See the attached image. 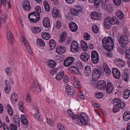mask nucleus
Masks as SVG:
<instances>
[{"label":"nucleus","mask_w":130,"mask_h":130,"mask_svg":"<svg viewBox=\"0 0 130 130\" xmlns=\"http://www.w3.org/2000/svg\"><path fill=\"white\" fill-rule=\"evenodd\" d=\"M70 11L71 14L74 16H77L79 14L78 11H77L75 8L73 7L70 9Z\"/></svg>","instance_id":"nucleus-41"},{"label":"nucleus","mask_w":130,"mask_h":130,"mask_svg":"<svg viewBox=\"0 0 130 130\" xmlns=\"http://www.w3.org/2000/svg\"><path fill=\"white\" fill-rule=\"evenodd\" d=\"M49 44L51 49L54 48L56 45V43L54 40L52 39L49 41Z\"/></svg>","instance_id":"nucleus-38"},{"label":"nucleus","mask_w":130,"mask_h":130,"mask_svg":"<svg viewBox=\"0 0 130 130\" xmlns=\"http://www.w3.org/2000/svg\"><path fill=\"white\" fill-rule=\"evenodd\" d=\"M91 73V69L90 66H87L85 68L84 74L85 76H89Z\"/></svg>","instance_id":"nucleus-21"},{"label":"nucleus","mask_w":130,"mask_h":130,"mask_svg":"<svg viewBox=\"0 0 130 130\" xmlns=\"http://www.w3.org/2000/svg\"><path fill=\"white\" fill-rule=\"evenodd\" d=\"M75 9L78 11V12H82V9L81 7L80 6H77Z\"/></svg>","instance_id":"nucleus-60"},{"label":"nucleus","mask_w":130,"mask_h":130,"mask_svg":"<svg viewBox=\"0 0 130 130\" xmlns=\"http://www.w3.org/2000/svg\"><path fill=\"white\" fill-rule=\"evenodd\" d=\"M70 117L76 123L79 124L80 122L84 125H86L88 124L87 116L85 113L82 112L79 116L73 114Z\"/></svg>","instance_id":"nucleus-2"},{"label":"nucleus","mask_w":130,"mask_h":130,"mask_svg":"<svg viewBox=\"0 0 130 130\" xmlns=\"http://www.w3.org/2000/svg\"><path fill=\"white\" fill-rule=\"evenodd\" d=\"M114 61L115 64L120 67H123L125 64V62L124 61L118 58L115 59Z\"/></svg>","instance_id":"nucleus-10"},{"label":"nucleus","mask_w":130,"mask_h":130,"mask_svg":"<svg viewBox=\"0 0 130 130\" xmlns=\"http://www.w3.org/2000/svg\"><path fill=\"white\" fill-rule=\"evenodd\" d=\"M63 81L65 83H67L69 81V78L67 76L65 75L64 76L63 78Z\"/></svg>","instance_id":"nucleus-55"},{"label":"nucleus","mask_w":130,"mask_h":130,"mask_svg":"<svg viewBox=\"0 0 130 130\" xmlns=\"http://www.w3.org/2000/svg\"><path fill=\"white\" fill-rule=\"evenodd\" d=\"M7 106L8 108V113L10 115L12 116L13 115V112L11 107L9 105H8Z\"/></svg>","instance_id":"nucleus-48"},{"label":"nucleus","mask_w":130,"mask_h":130,"mask_svg":"<svg viewBox=\"0 0 130 130\" xmlns=\"http://www.w3.org/2000/svg\"><path fill=\"white\" fill-rule=\"evenodd\" d=\"M120 110L119 105H115L112 111L113 112L116 113L118 111Z\"/></svg>","instance_id":"nucleus-52"},{"label":"nucleus","mask_w":130,"mask_h":130,"mask_svg":"<svg viewBox=\"0 0 130 130\" xmlns=\"http://www.w3.org/2000/svg\"><path fill=\"white\" fill-rule=\"evenodd\" d=\"M106 85L105 81L101 80L98 81L97 83L96 87L98 89L103 90L106 88Z\"/></svg>","instance_id":"nucleus-7"},{"label":"nucleus","mask_w":130,"mask_h":130,"mask_svg":"<svg viewBox=\"0 0 130 130\" xmlns=\"http://www.w3.org/2000/svg\"><path fill=\"white\" fill-rule=\"evenodd\" d=\"M91 60L94 64L97 63L99 61V55L97 52L95 51H93L91 53Z\"/></svg>","instance_id":"nucleus-6"},{"label":"nucleus","mask_w":130,"mask_h":130,"mask_svg":"<svg viewBox=\"0 0 130 130\" xmlns=\"http://www.w3.org/2000/svg\"><path fill=\"white\" fill-rule=\"evenodd\" d=\"M122 79L124 81L127 82L128 80L129 76L128 74L125 72H124L122 75Z\"/></svg>","instance_id":"nucleus-39"},{"label":"nucleus","mask_w":130,"mask_h":130,"mask_svg":"<svg viewBox=\"0 0 130 130\" xmlns=\"http://www.w3.org/2000/svg\"><path fill=\"white\" fill-rule=\"evenodd\" d=\"M35 11L36 14H39V13L41 11V7L40 6H36L35 7Z\"/></svg>","instance_id":"nucleus-54"},{"label":"nucleus","mask_w":130,"mask_h":130,"mask_svg":"<svg viewBox=\"0 0 130 130\" xmlns=\"http://www.w3.org/2000/svg\"><path fill=\"white\" fill-rule=\"evenodd\" d=\"M32 33L34 34H36L39 32L41 30L39 28L33 27L32 28Z\"/></svg>","instance_id":"nucleus-47"},{"label":"nucleus","mask_w":130,"mask_h":130,"mask_svg":"<svg viewBox=\"0 0 130 130\" xmlns=\"http://www.w3.org/2000/svg\"><path fill=\"white\" fill-rule=\"evenodd\" d=\"M66 50V48L63 46H58L56 48V52L57 53L62 54L65 52Z\"/></svg>","instance_id":"nucleus-19"},{"label":"nucleus","mask_w":130,"mask_h":130,"mask_svg":"<svg viewBox=\"0 0 130 130\" xmlns=\"http://www.w3.org/2000/svg\"><path fill=\"white\" fill-rule=\"evenodd\" d=\"M41 35L42 38L43 39L48 40L50 39V34L45 32H42Z\"/></svg>","instance_id":"nucleus-33"},{"label":"nucleus","mask_w":130,"mask_h":130,"mask_svg":"<svg viewBox=\"0 0 130 130\" xmlns=\"http://www.w3.org/2000/svg\"><path fill=\"white\" fill-rule=\"evenodd\" d=\"M33 86L32 87L33 88L35 89L34 90L35 91L38 92L40 91L41 90L38 84L36 82L35 83H33L32 84Z\"/></svg>","instance_id":"nucleus-37"},{"label":"nucleus","mask_w":130,"mask_h":130,"mask_svg":"<svg viewBox=\"0 0 130 130\" xmlns=\"http://www.w3.org/2000/svg\"><path fill=\"white\" fill-rule=\"evenodd\" d=\"M92 30L93 32L95 33H97L99 31V28L97 26L95 25L92 26Z\"/></svg>","instance_id":"nucleus-49"},{"label":"nucleus","mask_w":130,"mask_h":130,"mask_svg":"<svg viewBox=\"0 0 130 130\" xmlns=\"http://www.w3.org/2000/svg\"><path fill=\"white\" fill-rule=\"evenodd\" d=\"M103 94L102 92L98 93L95 94V97L98 99L102 98L103 97Z\"/></svg>","instance_id":"nucleus-50"},{"label":"nucleus","mask_w":130,"mask_h":130,"mask_svg":"<svg viewBox=\"0 0 130 130\" xmlns=\"http://www.w3.org/2000/svg\"><path fill=\"white\" fill-rule=\"evenodd\" d=\"M18 98V95L15 93H13L11 94L10 97L11 102L14 104L15 102H17Z\"/></svg>","instance_id":"nucleus-30"},{"label":"nucleus","mask_w":130,"mask_h":130,"mask_svg":"<svg viewBox=\"0 0 130 130\" xmlns=\"http://www.w3.org/2000/svg\"><path fill=\"white\" fill-rule=\"evenodd\" d=\"M37 42L38 44L41 46L43 47L45 45L44 42L41 39H38L37 41Z\"/></svg>","instance_id":"nucleus-42"},{"label":"nucleus","mask_w":130,"mask_h":130,"mask_svg":"<svg viewBox=\"0 0 130 130\" xmlns=\"http://www.w3.org/2000/svg\"><path fill=\"white\" fill-rule=\"evenodd\" d=\"M129 41L128 37L125 35L120 37L119 41V43L122 47H125Z\"/></svg>","instance_id":"nucleus-5"},{"label":"nucleus","mask_w":130,"mask_h":130,"mask_svg":"<svg viewBox=\"0 0 130 130\" xmlns=\"http://www.w3.org/2000/svg\"><path fill=\"white\" fill-rule=\"evenodd\" d=\"M112 73L113 76L116 79L119 78L120 76L119 71L116 68H113L112 69Z\"/></svg>","instance_id":"nucleus-18"},{"label":"nucleus","mask_w":130,"mask_h":130,"mask_svg":"<svg viewBox=\"0 0 130 130\" xmlns=\"http://www.w3.org/2000/svg\"><path fill=\"white\" fill-rule=\"evenodd\" d=\"M113 2L116 6H119L120 5L121 2V0H113Z\"/></svg>","instance_id":"nucleus-57"},{"label":"nucleus","mask_w":130,"mask_h":130,"mask_svg":"<svg viewBox=\"0 0 130 130\" xmlns=\"http://www.w3.org/2000/svg\"><path fill=\"white\" fill-rule=\"evenodd\" d=\"M122 101L119 98L115 99L113 100V104L115 105H119Z\"/></svg>","instance_id":"nucleus-44"},{"label":"nucleus","mask_w":130,"mask_h":130,"mask_svg":"<svg viewBox=\"0 0 130 130\" xmlns=\"http://www.w3.org/2000/svg\"><path fill=\"white\" fill-rule=\"evenodd\" d=\"M109 17L111 25H114L119 24V21L114 16L112 18H111L110 17Z\"/></svg>","instance_id":"nucleus-27"},{"label":"nucleus","mask_w":130,"mask_h":130,"mask_svg":"<svg viewBox=\"0 0 130 130\" xmlns=\"http://www.w3.org/2000/svg\"><path fill=\"white\" fill-rule=\"evenodd\" d=\"M6 72L9 76H10L11 74V69L8 68L6 70Z\"/></svg>","instance_id":"nucleus-64"},{"label":"nucleus","mask_w":130,"mask_h":130,"mask_svg":"<svg viewBox=\"0 0 130 130\" xmlns=\"http://www.w3.org/2000/svg\"><path fill=\"white\" fill-rule=\"evenodd\" d=\"M26 100L27 102L29 103L31 101V98L29 94H27L26 96Z\"/></svg>","instance_id":"nucleus-63"},{"label":"nucleus","mask_w":130,"mask_h":130,"mask_svg":"<svg viewBox=\"0 0 130 130\" xmlns=\"http://www.w3.org/2000/svg\"><path fill=\"white\" fill-rule=\"evenodd\" d=\"M61 26V23L60 21H57L56 23V28L58 29H59L60 28Z\"/></svg>","instance_id":"nucleus-62"},{"label":"nucleus","mask_w":130,"mask_h":130,"mask_svg":"<svg viewBox=\"0 0 130 130\" xmlns=\"http://www.w3.org/2000/svg\"><path fill=\"white\" fill-rule=\"evenodd\" d=\"M105 89L106 92L107 94H110L112 92L113 87L111 82H107Z\"/></svg>","instance_id":"nucleus-13"},{"label":"nucleus","mask_w":130,"mask_h":130,"mask_svg":"<svg viewBox=\"0 0 130 130\" xmlns=\"http://www.w3.org/2000/svg\"><path fill=\"white\" fill-rule=\"evenodd\" d=\"M69 71L73 75H77L79 72L78 69L74 66H71L69 68Z\"/></svg>","instance_id":"nucleus-14"},{"label":"nucleus","mask_w":130,"mask_h":130,"mask_svg":"<svg viewBox=\"0 0 130 130\" xmlns=\"http://www.w3.org/2000/svg\"><path fill=\"white\" fill-rule=\"evenodd\" d=\"M13 118L14 123L17 125L20 126V119L19 117L17 115H15L14 116Z\"/></svg>","instance_id":"nucleus-36"},{"label":"nucleus","mask_w":130,"mask_h":130,"mask_svg":"<svg viewBox=\"0 0 130 130\" xmlns=\"http://www.w3.org/2000/svg\"><path fill=\"white\" fill-rule=\"evenodd\" d=\"M9 128L11 130H17V126L13 124L10 125Z\"/></svg>","instance_id":"nucleus-59"},{"label":"nucleus","mask_w":130,"mask_h":130,"mask_svg":"<svg viewBox=\"0 0 130 130\" xmlns=\"http://www.w3.org/2000/svg\"><path fill=\"white\" fill-rule=\"evenodd\" d=\"M116 14L117 17L120 19H122L123 18L124 15L123 13L121 10H118L116 12Z\"/></svg>","instance_id":"nucleus-34"},{"label":"nucleus","mask_w":130,"mask_h":130,"mask_svg":"<svg viewBox=\"0 0 130 130\" xmlns=\"http://www.w3.org/2000/svg\"><path fill=\"white\" fill-rule=\"evenodd\" d=\"M34 117L36 119H38L40 121H43L42 116L39 112V110L38 109L36 110Z\"/></svg>","instance_id":"nucleus-28"},{"label":"nucleus","mask_w":130,"mask_h":130,"mask_svg":"<svg viewBox=\"0 0 130 130\" xmlns=\"http://www.w3.org/2000/svg\"><path fill=\"white\" fill-rule=\"evenodd\" d=\"M21 123L24 125H28V121L26 119V117L25 116L23 115H22L20 118Z\"/></svg>","instance_id":"nucleus-29"},{"label":"nucleus","mask_w":130,"mask_h":130,"mask_svg":"<svg viewBox=\"0 0 130 130\" xmlns=\"http://www.w3.org/2000/svg\"><path fill=\"white\" fill-rule=\"evenodd\" d=\"M69 27L71 30L73 32L75 31L78 29L77 24L73 22H71L70 23Z\"/></svg>","instance_id":"nucleus-20"},{"label":"nucleus","mask_w":130,"mask_h":130,"mask_svg":"<svg viewBox=\"0 0 130 130\" xmlns=\"http://www.w3.org/2000/svg\"><path fill=\"white\" fill-rule=\"evenodd\" d=\"M63 73H59L56 75V78L58 80H60L63 77Z\"/></svg>","instance_id":"nucleus-51"},{"label":"nucleus","mask_w":130,"mask_h":130,"mask_svg":"<svg viewBox=\"0 0 130 130\" xmlns=\"http://www.w3.org/2000/svg\"><path fill=\"white\" fill-rule=\"evenodd\" d=\"M66 90L68 95L70 96H72L75 92L73 88L70 85H68L66 86Z\"/></svg>","instance_id":"nucleus-12"},{"label":"nucleus","mask_w":130,"mask_h":130,"mask_svg":"<svg viewBox=\"0 0 130 130\" xmlns=\"http://www.w3.org/2000/svg\"><path fill=\"white\" fill-rule=\"evenodd\" d=\"M6 1L5 0V2H4V0H0V8H1L2 6V4H3V6L5 7L6 6V2H7L10 1V0H6Z\"/></svg>","instance_id":"nucleus-53"},{"label":"nucleus","mask_w":130,"mask_h":130,"mask_svg":"<svg viewBox=\"0 0 130 130\" xmlns=\"http://www.w3.org/2000/svg\"><path fill=\"white\" fill-rule=\"evenodd\" d=\"M90 35L88 33H85L84 36V38L85 40H88L90 38Z\"/></svg>","instance_id":"nucleus-56"},{"label":"nucleus","mask_w":130,"mask_h":130,"mask_svg":"<svg viewBox=\"0 0 130 130\" xmlns=\"http://www.w3.org/2000/svg\"><path fill=\"white\" fill-rule=\"evenodd\" d=\"M130 94V91L129 89H126L124 91L123 97L124 99H127L128 98Z\"/></svg>","instance_id":"nucleus-35"},{"label":"nucleus","mask_w":130,"mask_h":130,"mask_svg":"<svg viewBox=\"0 0 130 130\" xmlns=\"http://www.w3.org/2000/svg\"><path fill=\"white\" fill-rule=\"evenodd\" d=\"M80 57L81 59L84 62H87L89 59L90 55L87 53L84 52L81 54Z\"/></svg>","instance_id":"nucleus-17"},{"label":"nucleus","mask_w":130,"mask_h":130,"mask_svg":"<svg viewBox=\"0 0 130 130\" xmlns=\"http://www.w3.org/2000/svg\"><path fill=\"white\" fill-rule=\"evenodd\" d=\"M75 60L74 58L72 57L67 58L63 62V65L66 67H68Z\"/></svg>","instance_id":"nucleus-9"},{"label":"nucleus","mask_w":130,"mask_h":130,"mask_svg":"<svg viewBox=\"0 0 130 130\" xmlns=\"http://www.w3.org/2000/svg\"><path fill=\"white\" fill-rule=\"evenodd\" d=\"M43 5L45 10L47 12L49 11L50 10V8L47 1H45L44 2Z\"/></svg>","instance_id":"nucleus-40"},{"label":"nucleus","mask_w":130,"mask_h":130,"mask_svg":"<svg viewBox=\"0 0 130 130\" xmlns=\"http://www.w3.org/2000/svg\"><path fill=\"white\" fill-rule=\"evenodd\" d=\"M123 119L125 121H127L130 119V112L126 111L123 114Z\"/></svg>","instance_id":"nucleus-25"},{"label":"nucleus","mask_w":130,"mask_h":130,"mask_svg":"<svg viewBox=\"0 0 130 130\" xmlns=\"http://www.w3.org/2000/svg\"><path fill=\"white\" fill-rule=\"evenodd\" d=\"M7 18L6 14L2 11H0V27L1 26L2 21H5Z\"/></svg>","instance_id":"nucleus-22"},{"label":"nucleus","mask_w":130,"mask_h":130,"mask_svg":"<svg viewBox=\"0 0 130 130\" xmlns=\"http://www.w3.org/2000/svg\"><path fill=\"white\" fill-rule=\"evenodd\" d=\"M52 15L54 17L58 18L60 17V15L58 10L53 8V10Z\"/></svg>","instance_id":"nucleus-32"},{"label":"nucleus","mask_w":130,"mask_h":130,"mask_svg":"<svg viewBox=\"0 0 130 130\" xmlns=\"http://www.w3.org/2000/svg\"><path fill=\"white\" fill-rule=\"evenodd\" d=\"M28 16L29 21L33 23L38 22L40 19V15L36 14L35 12H32L29 13Z\"/></svg>","instance_id":"nucleus-4"},{"label":"nucleus","mask_w":130,"mask_h":130,"mask_svg":"<svg viewBox=\"0 0 130 130\" xmlns=\"http://www.w3.org/2000/svg\"><path fill=\"white\" fill-rule=\"evenodd\" d=\"M78 94L81 99H85V96L84 93L83 92H78Z\"/></svg>","instance_id":"nucleus-58"},{"label":"nucleus","mask_w":130,"mask_h":130,"mask_svg":"<svg viewBox=\"0 0 130 130\" xmlns=\"http://www.w3.org/2000/svg\"><path fill=\"white\" fill-rule=\"evenodd\" d=\"M7 37L9 41L12 42L14 40V38L13 37V34L10 31L8 32L7 34Z\"/></svg>","instance_id":"nucleus-31"},{"label":"nucleus","mask_w":130,"mask_h":130,"mask_svg":"<svg viewBox=\"0 0 130 130\" xmlns=\"http://www.w3.org/2000/svg\"><path fill=\"white\" fill-rule=\"evenodd\" d=\"M103 71L100 68H95L93 70L92 80L93 82L97 81L103 74Z\"/></svg>","instance_id":"nucleus-3"},{"label":"nucleus","mask_w":130,"mask_h":130,"mask_svg":"<svg viewBox=\"0 0 130 130\" xmlns=\"http://www.w3.org/2000/svg\"><path fill=\"white\" fill-rule=\"evenodd\" d=\"M23 103L21 101H20L18 103V107L19 110L22 112H23L24 111L23 107Z\"/></svg>","instance_id":"nucleus-43"},{"label":"nucleus","mask_w":130,"mask_h":130,"mask_svg":"<svg viewBox=\"0 0 130 130\" xmlns=\"http://www.w3.org/2000/svg\"><path fill=\"white\" fill-rule=\"evenodd\" d=\"M79 44L76 41H74L72 42L71 44L70 51L72 52L76 53L78 52Z\"/></svg>","instance_id":"nucleus-8"},{"label":"nucleus","mask_w":130,"mask_h":130,"mask_svg":"<svg viewBox=\"0 0 130 130\" xmlns=\"http://www.w3.org/2000/svg\"><path fill=\"white\" fill-rule=\"evenodd\" d=\"M91 17L93 20H100L102 18V16L99 13L96 12H92L91 14Z\"/></svg>","instance_id":"nucleus-11"},{"label":"nucleus","mask_w":130,"mask_h":130,"mask_svg":"<svg viewBox=\"0 0 130 130\" xmlns=\"http://www.w3.org/2000/svg\"><path fill=\"white\" fill-rule=\"evenodd\" d=\"M81 46L82 48L83 51L86 52L87 51L88 46L87 43L84 40L81 41Z\"/></svg>","instance_id":"nucleus-26"},{"label":"nucleus","mask_w":130,"mask_h":130,"mask_svg":"<svg viewBox=\"0 0 130 130\" xmlns=\"http://www.w3.org/2000/svg\"><path fill=\"white\" fill-rule=\"evenodd\" d=\"M22 7L26 11L29 10L31 8L29 1L26 0L22 3Z\"/></svg>","instance_id":"nucleus-16"},{"label":"nucleus","mask_w":130,"mask_h":130,"mask_svg":"<svg viewBox=\"0 0 130 130\" xmlns=\"http://www.w3.org/2000/svg\"><path fill=\"white\" fill-rule=\"evenodd\" d=\"M95 7L96 8H98L101 3V0H94L93 2Z\"/></svg>","instance_id":"nucleus-45"},{"label":"nucleus","mask_w":130,"mask_h":130,"mask_svg":"<svg viewBox=\"0 0 130 130\" xmlns=\"http://www.w3.org/2000/svg\"><path fill=\"white\" fill-rule=\"evenodd\" d=\"M43 26L46 28H48L50 26V23L49 19L47 17L45 18L43 21Z\"/></svg>","instance_id":"nucleus-23"},{"label":"nucleus","mask_w":130,"mask_h":130,"mask_svg":"<svg viewBox=\"0 0 130 130\" xmlns=\"http://www.w3.org/2000/svg\"><path fill=\"white\" fill-rule=\"evenodd\" d=\"M55 64L56 63L54 61L50 60L48 62V65L50 67L53 68L56 65Z\"/></svg>","instance_id":"nucleus-46"},{"label":"nucleus","mask_w":130,"mask_h":130,"mask_svg":"<svg viewBox=\"0 0 130 130\" xmlns=\"http://www.w3.org/2000/svg\"><path fill=\"white\" fill-rule=\"evenodd\" d=\"M5 83L6 85V87L5 88V90L6 93H8L11 90V86L9 81L8 80H6L5 81Z\"/></svg>","instance_id":"nucleus-24"},{"label":"nucleus","mask_w":130,"mask_h":130,"mask_svg":"<svg viewBox=\"0 0 130 130\" xmlns=\"http://www.w3.org/2000/svg\"><path fill=\"white\" fill-rule=\"evenodd\" d=\"M104 27L106 28L109 29L110 28L111 24L109 17H107L106 18L104 21Z\"/></svg>","instance_id":"nucleus-15"},{"label":"nucleus","mask_w":130,"mask_h":130,"mask_svg":"<svg viewBox=\"0 0 130 130\" xmlns=\"http://www.w3.org/2000/svg\"><path fill=\"white\" fill-rule=\"evenodd\" d=\"M57 127L59 130H65V128L63 125L60 124H58Z\"/></svg>","instance_id":"nucleus-61"},{"label":"nucleus","mask_w":130,"mask_h":130,"mask_svg":"<svg viewBox=\"0 0 130 130\" xmlns=\"http://www.w3.org/2000/svg\"><path fill=\"white\" fill-rule=\"evenodd\" d=\"M102 42L104 47L107 50V52L105 53V56L109 58H111L112 55L111 51L112 50L114 46L112 39L110 37H106L103 39Z\"/></svg>","instance_id":"nucleus-1"}]
</instances>
